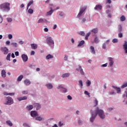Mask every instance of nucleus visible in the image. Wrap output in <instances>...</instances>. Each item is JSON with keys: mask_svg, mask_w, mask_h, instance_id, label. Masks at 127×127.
Instances as JSON below:
<instances>
[{"mask_svg": "<svg viewBox=\"0 0 127 127\" xmlns=\"http://www.w3.org/2000/svg\"><path fill=\"white\" fill-rule=\"evenodd\" d=\"M78 82L80 87L81 88H83V81H82V80H79Z\"/></svg>", "mask_w": 127, "mask_h": 127, "instance_id": "a19ab883", "label": "nucleus"}, {"mask_svg": "<svg viewBox=\"0 0 127 127\" xmlns=\"http://www.w3.org/2000/svg\"><path fill=\"white\" fill-rule=\"evenodd\" d=\"M76 71H78V72H80L81 75H85V72H84L83 68H82V66H81L80 65H78V67L76 68Z\"/></svg>", "mask_w": 127, "mask_h": 127, "instance_id": "0eeeda50", "label": "nucleus"}, {"mask_svg": "<svg viewBox=\"0 0 127 127\" xmlns=\"http://www.w3.org/2000/svg\"><path fill=\"white\" fill-rule=\"evenodd\" d=\"M107 3H112V0H107Z\"/></svg>", "mask_w": 127, "mask_h": 127, "instance_id": "680f3d73", "label": "nucleus"}, {"mask_svg": "<svg viewBox=\"0 0 127 127\" xmlns=\"http://www.w3.org/2000/svg\"><path fill=\"white\" fill-rule=\"evenodd\" d=\"M123 48L125 51V53H127V42L125 41V43L123 45Z\"/></svg>", "mask_w": 127, "mask_h": 127, "instance_id": "2eb2a0df", "label": "nucleus"}, {"mask_svg": "<svg viewBox=\"0 0 127 127\" xmlns=\"http://www.w3.org/2000/svg\"><path fill=\"white\" fill-rule=\"evenodd\" d=\"M47 43L51 47V45H54V41L52 39L51 37H48L47 39Z\"/></svg>", "mask_w": 127, "mask_h": 127, "instance_id": "39448f33", "label": "nucleus"}, {"mask_svg": "<svg viewBox=\"0 0 127 127\" xmlns=\"http://www.w3.org/2000/svg\"><path fill=\"white\" fill-rule=\"evenodd\" d=\"M118 40V39H114L113 40H112V42L113 43H117Z\"/></svg>", "mask_w": 127, "mask_h": 127, "instance_id": "c03bdc74", "label": "nucleus"}, {"mask_svg": "<svg viewBox=\"0 0 127 127\" xmlns=\"http://www.w3.org/2000/svg\"><path fill=\"white\" fill-rule=\"evenodd\" d=\"M46 86L48 88V89H52V88H53V85H52V84L50 83L46 84Z\"/></svg>", "mask_w": 127, "mask_h": 127, "instance_id": "bb28decb", "label": "nucleus"}, {"mask_svg": "<svg viewBox=\"0 0 127 127\" xmlns=\"http://www.w3.org/2000/svg\"><path fill=\"white\" fill-rule=\"evenodd\" d=\"M123 31V27L121 25H119L118 26V31L119 32H121Z\"/></svg>", "mask_w": 127, "mask_h": 127, "instance_id": "f704fd0d", "label": "nucleus"}, {"mask_svg": "<svg viewBox=\"0 0 127 127\" xmlns=\"http://www.w3.org/2000/svg\"><path fill=\"white\" fill-rule=\"evenodd\" d=\"M99 31V29L98 28H95L91 30V32L92 34H96V33H98Z\"/></svg>", "mask_w": 127, "mask_h": 127, "instance_id": "9b49d317", "label": "nucleus"}, {"mask_svg": "<svg viewBox=\"0 0 127 127\" xmlns=\"http://www.w3.org/2000/svg\"><path fill=\"white\" fill-rule=\"evenodd\" d=\"M86 9H87V6H84V7H81L79 9V13L77 15V17L79 18V17H80V16H82V15L83 14V13H84V12L85 11Z\"/></svg>", "mask_w": 127, "mask_h": 127, "instance_id": "7ed1b4c3", "label": "nucleus"}, {"mask_svg": "<svg viewBox=\"0 0 127 127\" xmlns=\"http://www.w3.org/2000/svg\"><path fill=\"white\" fill-rule=\"evenodd\" d=\"M83 44H85V41L84 40H82L79 42V43L77 45V47H81V46H83Z\"/></svg>", "mask_w": 127, "mask_h": 127, "instance_id": "aec40b11", "label": "nucleus"}, {"mask_svg": "<svg viewBox=\"0 0 127 127\" xmlns=\"http://www.w3.org/2000/svg\"><path fill=\"white\" fill-rule=\"evenodd\" d=\"M3 20V18H2V16H1V15H0V23H1Z\"/></svg>", "mask_w": 127, "mask_h": 127, "instance_id": "49530a36", "label": "nucleus"}, {"mask_svg": "<svg viewBox=\"0 0 127 127\" xmlns=\"http://www.w3.org/2000/svg\"><path fill=\"white\" fill-rule=\"evenodd\" d=\"M69 76H70V73H66L63 74L62 77L63 78H67V77H69Z\"/></svg>", "mask_w": 127, "mask_h": 127, "instance_id": "4be33fe9", "label": "nucleus"}, {"mask_svg": "<svg viewBox=\"0 0 127 127\" xmlns=\"http://www.w3.org/2000/svg\"><path fill=\"white\" fill-rule=\"evenodd\" d=\"M31 116L33 118H35L36 117H37V116H38V114L36 111H32L31 112Z\"/></svg>", "mask_w": 127, "mask_h": 127, "instance_id": "1a4fd4ad", "label": "nucleus"}, {"mask_svg": "<svg viewBox=\"0 0 127 127\" xmlns=\"http://www.w3.org/2000/svg\"><path fill=\"white\" fill-rule=\"evenodd\" d=\"M63 91H64V93H66V92H67V89L63 88Z\"/></svg>", "mask_w": 127, "mask_h": 127, "instance_id": "13d9d810", "label": "nucleus"}, {"mask_svg": "<svg viewBox=\"0 0 127 127\" xmlns=\"http://www.w3.org/2000/svg\"><path fill=\"white\" fill-rule=\"evenodd\" d=\"M45 20H45L44 19L40 18L38 20L37 23H43V22H44Z\"/></svg>", "mask_w": 127, "mask_h": 127, "instance_id": "393cba45", "label": "nucleus"}, {"mask_svg": "<svg viewBox=\"0 0 127 127\" xmlns=\"http://www.w3.org/2000/svg\"><path fill=\"white\" fill-rule=\"evenodd\" d=\"M59 124L60 127H62V126H63V123H62V122H60Z\"/></svg>", "mask_w": 127, "mask_h": 127, "instance_id": "e2e57ef3", "label": "nucleus"}, {"mask_svg": "<svg viewBox=\"0 0 127 127\" xmlns=\"http://www.w3.org/2000/svg\"><path fill=\"white\" fill-rule=\"evenodd\" d=\"M6 123L9 127H12V123H11V122L10 121H9V120L7 121L6 122Z\"/></svg>", "mask_w": 127, "mask_h": 127, "instance_id": "a878e982", "label": "nucleus"}, {"mask_svg": "<svg viewBox=\"0 0 127 127\" xmlns=\"http://www.w3.org/2000/svg\"><path fill=\"white\" fill-rule=\"evenodd\" d=\"M94 104H95V105H94V107L98 106V100H97V99L95 100Z\"/></svg>", "mask_w": 127, "mask_h": 127, "instance_id": "a18cd8bd", "label": "nucleus"}, {"mask_svg": "<svg viewBox=\"0 0 127 127\" xmlns=\"http://www.w3.org/2000/svg\"><path fill=\"white\" fill-rule=\"evenodd\" d=\"M28 12V13H30V14H32V13H33V9L31 8L29 9Z\"/></svg>", "mask_w": 127, "mask_h": 127, "instance_id": "ea45409f", "label": "nucleus"}, {"mask_svg": "<svg viewBox=\"0 0 127 127\" xmlns=\"http://www.w3.org/2000/svg\"><path fill=\"white\" fill-rule=\"evenodd\" d=\"M17 100L20 102V101H24V100H27V97L23 96V97H18Z\"/></svg>", "mask_w": 127, "mask_h": 127, "instance_id": "a211bd4d", "label": "nucleus"}, {"mask_svg": "<svg viewBox=\"0 0 127 127\" xmlns=\"http://www.w3.org/2000/svg\"><path fill=\"white\" fill-rule=\"evenodd\" d=\"M9 5H10L9 3H4L0 5V9L8 11L9 9H10L9 8Z\"/></svg>", "mask_w": 127, "mask_h": 127, "instance_id": "f03ea898", "label": "nucleus"}, {"mask_svg": "<svg viewBox=\"0 0 127 127\" xmlns=\"http://www.w3.org/2000/svg\"><path fill=\"white\" fill-rule=\"evenodd\" d=\"M8 37L9 38V39H11L12 38V35L11 34H9L8 35Z\"/></svg>", "mask_w": 127, "mask_h": 127, "instance_id": "603ef678", "label": "nucleus"}, {"mask_svg": "<svg viewBox=\"0 0 127 127\" xmlns=\"http://www.w3.org/2000/svg\"><path fill=\"white\" fill-rule=\"evenodd\" d=\"M95 116H99L100 117V119H102V120H104L106 118V116L105 115V114H104V111L101 109H99V107H97L96 109L95 110V113L94 114Z\"/></svg>", "mask_w": 127, "mask_h": 127, "instance_id": "f257e3e1", "label": "nucleus"}, {"mask_svg": "<svg viewBox=\"0 0 127 127\" xmlns=\"http://www.w3.org/2000/svg\"><path fill=\"white\" fill-rule=\"evenodd\" d=\"M23 43H24V42L22 41H19V44H23Z\"/></svg>", "mask_w": 127, "mask_h": 127, "instance_id": "338daca9", "label": "nucleus"}, {"mask_svg": "<svg viewBox=\"0 0 127 127\" xmlns=\"http://www.w3.org/2000/svg\"><path fill=\"white\" fill-rule=\"evenodd\" d=\"M112 87L114 88V89H115V90L117 91L118 94H119V93H121V88L118 87L117 86H112Z\"/></svg>", "mask_w": 127, "mask_h": 127, "instance_id": "f3484780", "label": "nucleus"}, {"mask_svg": "<svg viewBox=\"0 0 127 127\" xmlns=\"http://www.w3.org/2000/svg\"><path fill=\"white\" fill-rule=\"evenodd\" d=\"M7 20L8 22H11V21H12V19H11V18H7Z\"/></svg>", "mask_w": 127, "mask_h": 127, "instance_id": "de8ad7c7", "label": "nucleus"}, {"mask_svg": "<svg viewBox=\"0 0 127 127\" xmlns=\"http://www.w3.org/2000/svg\"><path fill=\"white\" fill-rule=\"evenodd\" d=\"M24 84H25V85H26V86H28V85H30L31 84V82L30 81H29V80L28 79H26L25 80H24Z\"/></svg>", "mask_w": 127, "mask_h": 127, "instance_id": "412c9836", "label": "nucleus"}, {"mask_svg": "<svg viewBox=\"0 0 127 127\" xmlns=\"http://www.w3.org/2000/svg\"><path fill=\"white\" fill-rule=\"evenodd\" d=\"M82 22H86V19L85 18H82Z\"/></svg>", "mask_w": 127, "mask_h": 127, "instance_id": "774afa93", "label": "nucleus"}, {"mask_svg": "<svg viewBox=\"0 0 127 127\" xmlns=\"http://www.w3.org/2000/svg\"><path fill=\"white\" fill-rule=\"evenodd\" d=\"M22 79H23V75H21L18 76V77L17 78V81H21V80H22Z\"/></svg>", "mask_w": 127, "mask_h": 127, "instance_id": "c756f323", "label": "nucleus"}, {"mask_svg": "<svg viewBox=\"0 0 127 127\" xmlns=\"http://www.w3.org/2000/svg\"><path fill=\"white\" fill-rule=\"evenodd\" d=\"M102 8H103V7L101 4L96 5L94 7V9H95V10H97V9H99L100 10H102Z\"/></svg>", "mask_w": 127, "mask_h": 127, "instance_id": "4468645a", "label": "nucleus"}, {"mask_svg": "<svg viewBox=\"0 0 127 127\" xmlns=\"http://www.w3.org/2000/svg\"><path fill=\"white\" fill-rule=\"evenodd\" d=\"M106 13H107V14H109V13L110 12H111V10H107L106 11Z\"/></svg>", "mask_w": 127, "mask_h": 127, "instance_id": "69168bd1", "label": "nucleus"}, {"mask_svg": "<svg viewBox=\"0 0 127 127\" xmlns=\"http://www.w3.org/2000/svg\"><path fill=\"white\" fill-rule=\"evenodd\" d=\"M51 10L47 12V15H51L53 13V10H52V8H51Z\"/></svg>", "mask_w": 127, "mask_h": 127, "instance_id": "473e14b6", "label": "nucleus"}, {"mask_svg": "<svg viewBox=\"0 0 127 127\" xmlns=\"http://www.w3.org/2000/svg\"><path fill=\"white\" fill-rule=\"evenodd\" d=\"M10 56H11V54L9 53L7 55V57L6 58V60H8L9 61H10Z\"/></svg>", "mask_w": 127, "mask_h": 127, "instance_id": "2f4dec72", "label": "nucleus"}, {"mask_svg": "<svg viewBox=\"0 0 127 127\" xmlns=\"http://www.w3.org/2000/svg\"><path fill=\"white\" fill-rule=\"evenodd\" d=\"M48 28H45L44 29V31H45V32H48Z\"/></svg>", "mask_w": 127, "mask_h": 127, "instance_id": "5fc2aeb1", "label": "nucleus"}, {"mask_svg": "<svg viewBox=\"0 0 127 127\" xmlns=\"http://www.w3.org/2000/svg\"><path fill=\"white\" fill-rule=\"evenodd\" d=\"M32 3H33V0H31V1H29V2L28 3V4L27 5V9H28V7H29V6H30V5H31V4H32Z\"/></svg>", "mask_w": 127, "mask_h": 127, "instance_id": "c85d7f7f", "label": "nucleus"}, {"mask_svg": "<svg viewBox=\"0 0 127 127\" xmlns=\"http://www.w3.org/2000/svg\"><path fill=\"white\" fill-rule=\"evenodd\" d=\"M22 58L24 62H27V60H28V57L25 54L22 55Z\"/></svg>", "mask_w": 127, "mask_h": 127, "instance_id": "f8f14e48", "label": "nucleus"}, {"mask_svg": "<svg viewBox=\"0 0 127 127\" xmlns=\"http://www.w3.org/2000/svg\"><path fill=\"white\" fill-rule=\"evenodd\" d=\"M10 44V42L9 41H7L6 42V45H9Z\"/></svg>", "mask_w": 127, "mask_h": 127, "instance_id": "052dcab7", "label": "nucleus"}, {"mask_svg": "<svg viewBox=\"0 0 127 127\" xmlns=\"http://www.w3.org/2000/svg\"><path fill=\"white\" fill-rule=\"evenodd\" d=\"M1 74L2 78H5V77H6V75L5 74H6V72H5V70H2Z\"/></svg>", "mask_w": 127, "mask_h": 127, "instance_id": "6ab92c4d", "label": "nucleus"}, {"mask_svg": "<svg viewBox=\"0 0 127 127\" xmlns=\"http://www.w3.org/2000/svg\"><path fill=\"white\" fill-rule=\"evenodd\" d=\"M53 58V56L50 55V54H49L47 56H46V59L47 60H48V59H51Z\"/></svg>", "mask_w": 127, "mask_h": 127, "instance_id": "cd10ccee", "label": "nucleus"}, {"mask_svg": "<svg viewBox=\"0 0 127 127\" xmlns=\"http://www.w3.org/2000/svg\"><path fill=\"white\" fill-rule=\"evenodd\" d=\"M67 99H68V100H72V97L70 95H68Z\"/></svg>", "mask_w": 127, "mask_h": 127, "instance_id": "6e6d98bb", "label": "nucleus"}, {"mask_svg": "<svg viewBox=\"0 0 127 127\" xmlns=\"http://www.w3.org/2000/svg\"><path fill=\"white\" fill-rule=\"evenodd\" d=\"M15 56H18V55H19V53L18 52H15Z\"/></svg>", "mask_w": 127, "mask_h": 127, "instance_id": "4d7b16f0", "label": "nucleus"}, {"mask_svg": "<svg viewBox=\"0 0 127 127\" xmlns=\"http://www.w3.org/2000/svg\"><path fill=\"white\" fill-rule=\"evenodd\" d=\"M94 42L95 43L97 44L98 42H99V38H98V37H96L94 39Z\"/></svg>", "mask_w": 127, "mask_h": 127, "instance_id": "e433bc0d", "label": "nucleus"}, {"mask_svg": "<svg viewBox=\"0 0 127 127\" xmlns=\"http://www.w3.org/2000/svg\"><path fill=\"white\" fill-rule=\"evenodd\" d=\"M22 94H23V95H26L28 94V91L26 90V91H22Z\"/></svg>", "mask_w": 127, "mask_h": 127, "instance_id": "37998d69", "label": "nucleus"}, {"mask_svg": "<svg viewBox=\"0 0 127 127\" xmlns=\"http://www.w3.org/2000/svg\"><path fill=\"white\" fill-rule=\"evenodd\" d=\"M7 102L4 103V105H9L10 106V105H12L13 104V100L12 98L9 96L6 97Z\"/></svg>", "mask_w": 127, "mask_h": 127, "instance_id": "20e7f679", "label": "nucleus"}, {"mask_svg": "<svg viewBox=\"0 0 127 127\" xmlns=\"http://www.w3.org/2000/svg\"><path fill=\"white\" fill-rule=\"evenodd\" d=\"M102 48H103V49H106V48H107V44L104 43L102 45Z\"/></svg>", "mask_w": 127, "mask_h": 127, "instance_id": "79ce46f5", "label": "nucleus"}, {"mask_svg": "<svg viewBox=\"0 0 127 127\" xmlns=\"http://www.w3.org/2000/svg\"><path fill=\"white\" fill-rule=\"evenodd\" d=\"M11 45H12L13 47H17V43H11Z\"/></svg>", "mask_w": 127, "mask_h": 127, "instance_id": "58836bf2", "label": "nucleus"}, {"mask_svg": "<svg viewBox=\"0 0 127 127\" xmlns=\"http://www.w3.org/2000/svg\"><path fill=\"white\" fill-rule=\"evenodd\" d=\"M31 47L32 49H36L37 48V45L35 44H31Z\"/></svg>", "mask_w": 127, "mask_h": 127, "instance_id": "5701e85b", "label": "nucleus"}, {"mask_svg": "<svg viewBox=\"0 0 127 127\" xmlns=\"http://www.w3.org/2000/svg\"><path fill=\"white\" fill-rule=\"evenodd\" d=\"M114 94H115L114 91H112V92H109V95H114Z\"/></svg>", "mask_w": 127, "mask_h": 127, "instance_id": "0e129e2a", "label": "nucleus"}, {"mask_svg": "<svg viewBox=\"0 0 127 127\" xmlns=\"http://www.w3.org/2000/svg\"><path fill=\"white\" fill-rule=\"evenodd\" d=\"M80 35H81L82 36H84L85 35V32H83V31H81L79 33Z\"/></svg>", "mask_w": 127, "mask_h": 127, "instance_id": "09e8293b", "label": "nucleus"}, {"mask_svg": "<svg viewBox=\"0 0 127 127\" xmlns=\"http://www.w3.org/2000/svg\"><path fill=\"white\" fill-rule=\"evenodd\" d=\"M26 109L27 110H28V111H31V110L33 109V105L28 106L26 107Z\"/></svg>", "mask_w": 127, "mask_h": 127, "instance_id": "b1692460", "label": "nucleus"}, {"mask_svg": "<svg viewBox=\"0 0 127 127\" xmlns=\"http://www.w3.org/2000/svg\"><path fill=\"white\" fill-rule=\"evenodd\" d=\"M90 52L92 54H96V51H95V48L93 46H90Z\"/></svg>", "mask_w": 127, "mask_h": 127, "instance_id": "dca6fc26", "label": "nucleus"}, {"mask_svg": "<svg viewBox=\"0 0 127 127\" xmlns=\"http://www.w3.org/2000/svg\"><path fill=\"white\" fill-rule=\"evenodd\" d=\"M86 86H87V87H89V86H91V81H90V80H87L86 82Z\"/></svg>", "mask_w": 127, "mask_h": 127, "instance_id": "c9c22d12", "label": "nucleus"}, {"mask_svg": "<svg viewBox=\"0 0 127 127\" xmlns=\"http://www.w3.org/2000/svg\"><path fill=\"white\" fill-rule=\"evenodd\" d=\"M97 116H96L95 114H91V118H90V121L91 122V123H93L94 121H95V119H96V117Z\"/></svg>", "mask_w": 127, "mask_h": 127, "instance_id": "9d476101", "label": "nucleus"}, {"mask_svg": "<svg viewBox=\"0 0 127 127\" xmlns=\"http://www.w3.org/2000/svg\"><path fill=\"white\" fill-rule=\"evenodd\" d=\"M126 87H127V82L124 83L121 86V88L122 89H124V88H126Z\"/></svg>", "mask_w": 127, "mask_h": 127, "instance_id": "4c0bfd02", "label": "nucleus"}, {"mask_svg": "<svg viewBox=\"0 0 127 127\" xmlns=\"http://www.w3.org/2000/svg\"><path fill=\"white\" fill-rule=\"evenodd\" d=\"M108 66V63H106L102 65V67H107Z\"/></svg>", "mask_w": 127, "mask_h": 127, "instance_id": "bf43d9fd", "label": "nucleus"}, {"mask_svg": "<svg viewBox=\"0 0 127 127\" xmlns=\"http://www.w3.org/2000/svg\"><path fill=\"white\" fill-rule=\"evenodd\" d=\"M36 121H42V120H43V118H42L41 117H37L35 118Z\"/></svg>", "mask_w": 127, "mask_h": 127, "instance_id": "7c9ffc66", "label": "nucleus"}, {"mask_svg": "<svg viewBox=\"0 0 127 127\" xmlns=\"http://www.w3.org/2000/svg\"><path fill=\"white\" fill-rule=\"evenodd\" d=\"M108 61L110 67H112L114 65V59L113 58H108Z\"/></svg>", "mask_w": 127, "mask_h": 127, "instance_id": "6e6552de", "label": "nucleus"}, {"mask_svg": "<svg viewBox=\"0 0 127 127\" xmlns=\"http://www.w3.org/2000/svg\"><path fill=\"white\" fill-rule=\"evenodd\" d=\"M34 106L35 108H36L37 110H40V109H41V105H40V104H39V103H35L34 104Z\"/></svg>", "mask_w": 127, "mask_h": 127, "instance_id": "ddd939ff", "label": "nucleus"}, {"mask_svg": "<svg viewBox=\"0 0 127 127\" xmlns=\"http://www.w3.org/2000/svg\"><path fill=\"white\" fill-rule=\"evenodd\" d=\"M84 94H85V95H87L88 96H89V97H90V93L88 91H85Z\"/></svg>", "mask_w": 127, "mask_h": 127, "instance_id": "3c124183", "label": "nucleus"}, {"mask_svg": "<svg viewBox=\"0 0 127 127\" xmlns=\"http://www.w3.org/2000/svg\"><path fill=\"white\" fill-rule=\"evenodd\" d=\"M118 36L120 38H122V37H123V34L122 33H120L118 34Z\"/></svg>", "mask_w": 127, "mask_h": 127, "instance_id": "8fccbe9b", "label": "nucleus"}, {"mask_svg": "<svg viewBox=\"0 0 127 127\" xmlns=\"http://www.w3.org/2000/svg\"><path fill=\"white\" fill-rule=\"evenodd\" d=\"M15 93L14 92L8 93L9 96H14Z\"/></svg>", "mask_w": 127, "mask_h": 127, "instance_id": "864d4df0", "label": "nucleus"}, {"mask_svg": "<svg viewBox=\"0 0 127 127\" xmlns=\"http://www.w3.org/2000/svg\"><path fill=\"white\" fill-rule=\"evenodd\" d=\"M120 20L121 21H125V20H126V17L124 15H122L121 17H120Z\"/></svg>", "mask_w": 127, "mask_h": 127, "instance_id": "72a5a7b5", "label": "nucleus"}, {"mask_svg": "<svg viewBox=\"0 0 127 127\" xmlns=\"http://www.w3.org/2000/svg\"><path fill=\"white\" fill-rule=\"evenodd\" d=\"M0 51H1V52H2L3 53L4 55H7V54H8V49H7V48L6 47H1L0 48Z\"/></svg>", "mask_w": 127, "mask_h": 127, "instance_id": "423d86ee", "label": "nucleus"}]
</instances>
